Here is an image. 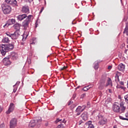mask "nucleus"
<instances>
[{
  "mask_svg": "<svg viewBox=\"0 0 128 128\" xmlns=\"http://www.w3.org/2000/svg\"><path fill=\"white\" fill-rule=\"evenodd\" d=\"M14 50V44H2L0 46V52L3 56H4L7 52L10 50Z\"/></svg>",
  "mask_w": 128,
  "mask_h": 128,
  "instance_id": "f257e3e1",
  "label": "nucleus"
},
{
  "mask_svg": "<svg viewBox=\"0 0 128 128\" xmlns=\"http://www.w3.org/2000/svg\"><path fill=\"white\" fill-rule=\"evenodd\" d=\"M98 124L100 126H104L108 124V119L102 114H99L98 116Z\"/></svg>",
  "mask_w": 128,
  "mask_h": 128,
  "instance_id": "f03ea898",
  "label": "nucleus"
},
{
  "mask_svg": "<svg viewBox=\"0 0 128 128\" xmlns=\"http://www.w3.org/2000/svg\"><path fill=\"white\" fill-rule=\"evenodd\" d=\"M30 18H32V17L28 16V18L22 23V26L24 28V30H28V28L30 26Z\"/></svg>",
  "mask_w": 128,
  "mask_h": 128,
  "instance_id": "7ed1b4c3",
  "label": "nucleus"
},
{
  "mask_svg": "<svg viewBox=\"0 0 128 128\" xmlns=\"http://www.w3.org/2000/svg\"><path fill=\"white\" fill-rule=\"evenodd\" d=\"M2 12L4 14H10V12L12 11V8L10 6L2 4Z\"/></svg>",
  "mask_w": 128,
  "mask_h": 128,
  "instance_id": "20e7f679",
  "label": "nucleus"
},
{
  "mask_svg": "<svg viewBox=\"0 0 128 128\" xmlns=\"http://www.w3.org/2000/svg\"><path fill=\"white\" fill-rule=\"evenodd\" d=\"M6 34L8 36L11 38L12 40H16L18 36H20V32L16 31L14 34H10V32H6Z\"/></svg>",
  "mask_w": 128,
  "mask_h": 128,
  "instance_id": "39448f33",
  "label": "nucleus"
},
{
  "mask_svg": "<svg viewBox=\"0 0 128 128\" xmlns=\"http://www.w3.org/2000/svg\"><path fill=\"white\" fill-rule=\"evenodd\" d=\"M10 56H8L2 60V62L4 66H10V64H12V61L10 60Z\"/></svg>",
  "mask_w": 128,
  "mask_h": 128,
  "instance_id": "423d86ee",
  "label": "nucleus"
},
{
  "mask_svg": "<svg viewBox=\"0 0 128 128\" xmlns=\"http://www.w3.org/2000/svg\"><path fill=\"white\" fill-rule=\"evenodd\" d=\"M18 124V120L16 118H12L10 121V128H15Z\"/></svg>",
  "mask_w": 128,
  "mask_h": 128,
  "instance_id": "0eeeda50",
  "label": "nucleus"
},
{
  "mask_svg": "<svg viewBox=\"0 0 128 128\" xmlns=\"http://www.w3.org/2000/svg\"><path fill=\"white\" fill-rule=\"evenodd\" d=\"M42 122V118L39 120H32L29 123L28 128H34V126H36V122Z\"/></svg>",
  "mask_w": 128,
  "mask_h": 128,
  "instance_id": "6e6552de",
  "label": "nucleus"
},
{
  "mask_svg": "<svg viewBox=\"0 0 128 128\" xmlns=\"http://www.w3.org/2000/svg\"><path fill=\"white\" fill-rule=\"evenodd\" d=\"M14 103H11L10 105V106L8 111L6 112V114H10V112H14Z\"/></svg>",
  "mask_w": 128,
  "mask_h": 128,
  "instance_id": "1a4fd4ad",
  "label": "nucleus"
},
{
  "mask_svg": "<svg viewBox=\"0 0 128 128\" xmlns=\"http://www.w3.org/2000/svg\"><path fill=\"white\" fill-rule=\"evenodd\" d=\"M5 2L12 6H18V2H16V0H5Z\"/></svg>",
  "mask_w": 128,
  "mask_h": 128,
  "instance_id": "9d476101",
  "label": "nucleus"
},
{
  "mask_svg": "<svg viewBox=\"0 0 128 128\" xmlns=\"http://www.w3.org/2000/svg\"><path fill=\"white\" fill-rule=\"evenodd\" d=\"M8 56H10V58L12 60H16L18 59V54L16 52H12L10 55H8Z\"/></svg>",
  "mask_w": 128,
  "mask_h": 128,
  "instance_id": "9b49d317",
  "label": "nucleus"
},
{
  "mask_svg": "<svg viewBox=\"0 0 128 128\" xmlns=\"http://www.w3.org/2000/svg\"><path fill=\"white\" fill-rule=\"evenodd\" d=\"M16 24V20L14 19H11L9 20L8 21V23H6V24L4 26V28H6V26L7 28L12 24Z\"/></svg>",
  "mask_w": 128,
  "mask_h": 128,
  "instance_id": "f8f14e48",
  "label": "nucleus"
},
{
  "mask_svg": "<svg viewBox=\"0 0 128 128\" xmlns=\"http://www.w3.org/2000/svg\"><path fill=\"white\" fill-rule=\"evenodd\" d=\"M120 106L116 104H114L112 106V110L114 112H120Z\"/></svg>",
  "mask_w": 128,
  "mask_h": 128,
  "instance_id": "ddd939ff",
  "label": "nucleus"
},
{
  "mask_svg": "<svg viewBox=\"0 0 128 128\" xmlns=\"http://www.w3.org/2000/svg\"><path fill=\"white\" fill-rule=\"evenodd\" d=\"M120 114H122V112H124V111L126 110V106H124V102H121L120 104Z\"/></svg>",
  "mask_w": 128,
  "mask_h": 128,
  "instance_id": "4468645a",
  "label": "nucleus"
},
{
  "mask_svg": "<svg viewBox=\"0 0 128 128\" xmlns=\"http://www.w3.org/2000/svg\"><path fill=\"white\" fill-rule=\"evenodd\" d=\"M81 118H82L83 120H88V112H84L82 114Z\"/></svg>",
  "mask_w": 128,
  "mask_h": 128,
  "instance_id": "2eb2a0df",
  "label": "nucleus"
},
{
  "mask_svg": "<svg viewBox=\"0 0 128 128\" xmlns=\"http://www.w3.org/2000/svg\"><path fill=\"white\" fill-rule=\"evenodd\" d=\"M22 12H25V14H26L28 12H30V9L28 8V6H24L22 8Z\"/></svg>",
  "mask_w": 128,
  "mask_h": 128,
  "instance_id": "dca6fc26",
  "label": "nucleus"
},
{
  "mask_svg": "<svg viewBox=\"0 0 128 128\" xmlns=\"http://www.w3.org/2000/svg\"><path fill=\"white\" fill-rule=\"evenodd\" d=\"M125 66L124 64H120L118 66V70L120 72H124V70Z\"/></svg>",
  "mask_w": 128,
  "mask_h": 128,
  "instance_id": "f3484780",
  "label": "nucleus"
},
{
  "mask_svg": "<svg viewBox=\"0 0 128 128\" xmlns=\"http://www.w3.org/2000/svg\"><path fill=\"white\" fill-rule=\"evenodd\" d=\"M86 126H88V128H94V126L92 124V120H89L86 123Z\"/></svg>",
  "mask_w": 128,
  "mask_h": 128,
  "instance_id": "a211bd4d",
  "label": "nucleus"
},
{
  "mask_svg": "<svg viewBox=\"0 0 128 128\" xmlns=\"http://www.w3.org/2000/svg\"><path fill=\"white\" fill-rule=\"evenodd\" d=\"M100 62L96 61L94 62V68L96 70H98V68L100 67Z\"/></svg>",
  "mask_w": 128,
  "mask_h": 128,
  "instance_id": "6ab92c4d",
  "label": "nucleus"
},
{
  "mask_svg": "<svg viewBox=\"0 0 128 128\" xmlns=\"http://www.w3.org/2000/svg\"><path fill=\"white\" fill-rule=\"evenodd\" d=\"M14 28L16 30V31L19 32L20 30V25L18 24H16L14 25Z\"/></svg>",
  "mask_w": 128,
  "mask_h": 128,
  "instance_id": "aec40b11",
  "label": "nucleus"
},
{
  "mask_svg": "<svg viewBox=\"0 0 128 128\" xmlns=\"http://www.w3.org/2000/svg\"><path fill=\"white\" fill-rule=\"evenodd\" d=\"M10 42V39H8V37H4L2 40V42H4V44H8Z\"/></svg>",
  "mask_w": 128,
  "mask_h": 128,
  "instance_id": "412c9836",
  "label": "nucleus"
},
{
  "mask_svg": "<svg viewBox=\"0 0 128 128\" xmlns=\"http://www.w3.org/2000/svg\"><path fill=\"white\" fill-rule=\"evenodd\" d=\"M123 34H126V36H128V23H126V28L124 30Z\"/></svg>",
  "mask_w": 128,
  "mask_h": 128,
  "instance_id": "4be33fe9",
  "label": "nucleus"
},
{
  "mask_svg": "<svg viewBox=\"0 0 128 128\" xmlns=\"http://www.w3.org/2000/svg\"><path fill=\"white\" fill-rule=\"evenodd\" d=\"M90 88V86H88L83 88L82 90H84V92H86L87 90H88Z\"/></svg>",
  "mask_w": 128,
  "mask_h": 128,
  "instance_id": "5701e85b",
  "label": "nucleus"
},
{
  "mask_svg": "<svg viewBox=\"0 0 128 128\" xmlns=\"http://www.w3.org/2000/svg\"><path fill=\"white\" fill-rule=\"evenodd\" d=\"M104 85L103 84H100L98 88L99 90H104Z\"/></svg>",
  "mask_w": 128,
  "mask_h": 128,
  "instance_id": "b1692460",
  "label": "nucleus"
},
{
  "mask_svg": "<svg viewBox=\"0 0 128 128\" xmlns=\"http://www.w3.org/2000/svg\"><path fill=\"white\" fill-rule=\"evenodd\" d=\"M115 81L120 82V78H118V74H116L115 76Z\"/></svg>",
  "mask_w": 128,
  "mask_h": 128,
  "instance_id": "393cba45",
  "label": "nucleus"
},
{
  "mask_svg": "<svg viewBox=\"0 0 128 128\" xmlns=\"http://www.w3.org/2000/svg\"><path fill=\"white\" fill-rule=\"evenodd\" d=\"M106 84V80L104 79H102L100 80V84Z\"/></svg>",
  "mask_w": 128,
  "mask_h": 128,
  "instance_id": "a878e982",
  "label": "nucleus"
},
{
  "mask_svg": "<svg viewBox=\"0 0 128 128\" xmlns=\"http://www.w3.org/2000/svg\"><path fill=\"white\" fill-rule=\"evenodd\" d=\"M26 17L24 16V17H22V16H18L17 18L18 20H24V18H26Z\"/></svg>",
  "mask_w": 128,
  "mask_h": 128,
  "instance_id": "bb28decb",
  "label": "nucleus"
},
{
  "mask_svg": "<svg viewBox=\"0 0 128 128\" xmlns=\"http://www.w3.org/2000/svg\"><path fill=\"white\" fill-rule=\"evenodd\" d=\"M112 84V79L110 78H108V84H106V86H108L111 84Z\"/></svg>",
  "mask_w": 128,
  "mask_h": 128,
  "instance_id": "cd10ccee",
  "label": "nucleus"
},
{
  "mask_svg": "<svg viewBox=\"0 0 128 128\" xmlns=\"http://www.w3.org/2000/svg\"><path fill=\"white\" fill-rule=\"evenodd\" d=\"M18 16H32V15H28L26 14H20Z\"/></svg>",
  "mask_w": 128,
  "mask_h": 128,
  "instance_id": "c85d7f7f",
  "label": "nucleus"
},
{
  "mask_svg": "<svg viewBox=\"0 0 128 128\" xmlns=\"http://www.w3.org/2000/svg\"><path fill=\"white\" fill-rule=\"evenodd\" d=\"M81 110H82V106H78L76 108V112H82Z\"/></svg>",
  "mask_w": 128,
  "mask_h": 128,
  "instance_id": "c756f323",
  "label": "nucleus"
},
{
  "mask_svg": "<svg viewBox=\"0 0 128 128\" xmlns=\"http://www.w3.org/2000/svg\"><path fill=\"white\" fill-rule=\"evenodd\" d=\"M117 88H122V90H126V87L118 85L116 86Z\"/></svg>",
  "mask_w": 128,
  "mask_h": 128,
  "instance_id": "7c9ffc66",
  "label": "nucleus"
},
{
  "mask_svg": "<svg viewBox=\"0 0 128 128\" xmlns=\"http://www.w3.org/2000/svg\"><path fill=\"white\" fill-rule=\"evenodd\" d=\"M64 124L62 123H61L56 128H64Z\"/></svg>",
  "mask_w": 128,
  "mask_h": 128,
  "instance_id": "2f4dec72",
  "label": "nucleus"
},
{
  "mask_svg": "<svg viewBox=\"0 0 128 128\" xmlns=\"http://www.w3.org/2000/svg\"><path fill=\"white\" fill-rule=\"evenodd\" d=\"M119 118L120 120H128V118H124L122 117V116H120Z\"/></svg>",
  "mask_w": 128,
  "mask_h": 128,
  "instance_id": "473e14b6",
  "label": "nucleus"
},
{
  "mask_svg": "<svg viewBox=\"0 0 128 128\" xmlns=\"http://www.w3.org/2000/svg\"><path fill=\"white\" fill-rule=\"evenodd\" d=\"M62 122V119L57 118L56 120L55 121L56 124H58V122Z\"/></svg>",
  "mask_w": 128,
  "mask_h": 128,
  "instance_id": "72a5a7b5",
  "label": "nucleus"
},
{
  "mask_svg": "<svg viewBox=\"0 0 128 128\" xmlns=\"http://www.w3.org/2000/svg\"><path fill=\"white\" fill-rule=\"evenodd\" d=\"M124 98H125L126 102H128V94L125 96Z\"/></svg>",
  "mask_w": 128,
  "mask_h": 128,
  "instance_id": "f704fd0d",
  "label": "nucleus"
},
{
  "mask_svg": "<svg viewBox=\"0 0 128 128\" xmlns=\"http://www.w3.org/2000/svg\"><path fill=\"white\" fill-rule=\"evenodd\" d=\"M76 96V94L74 93V94H73L72 98H73V100H74Z\"/></svg>",
  "mask_w": 128,
  "mask_h": 128,
  "instance_id": "c9c22d12",
  "label": "nucleus"
},
{
  "mask_svg": "<svg viewBox=\"0 0 128 128\" xmlns=\"http://www.w3.org/2000/svg\"><path fill=\"white\" fill-rule=\"evenodd\" d=\"M86 96V94H83L80 96V98H84Z\"/></svg>",
  "mask_w": 128,
  "mask_h": 128,
  "instance_id": "e433bc0d",
  "label": "nucleus"
},
{
  "mask_svg": "<svg viewBox=\"0 0 128 128\" xmlns=\"http://www.w3.org/2000/svg\"><path fill=\"white\" fill-rule=\"evenodd\" d=\"M4 124H2L0 125V128H4Z\"/></svg>",
  "mask_w": 128,
  "mask_h": 128,
  "instance_id": "4c0bfd02",
  "label": "nucleus"
},
{
  "mask_svg": "<svg viewBox=\"0 0 128 128\" xmlns=\"http://www.w3.org/2000/svg\"><path fill=\"white\" fill-rule=\"evenodd\" d=\"M20 84V82H17L16 84H14L13 86H18V84Z\"/></svg>",
  "mask_w": 128,
  "mask_h": 128,
  "instance_id": "58836bf2",
  "label": "nucleus"
},
{
  "mask_svg": "<svg viewBox=\"0 0 128 128\" xmlns=\"http://www.w3.org/2000/svg\"><path fill=\"white\" fill-rule=\"evenodd\" d=\"M36 43L34 42L33 40L30 41V44H35Z\"/></svg>",
  "mask_w": 128,
  "mask_h": 128,
  "instance_id": "ea45409f",
  "label": "nucleus"
},
{
  "mask_svg": "<svg viewBox=\"0 0 128 128\" xmlns=\"http://www.w3.org/2000/svg\"><path fill=\"white\" fill-rule=\"evenodd\" d=\"M66 68H68V67H66V66H64L62 68H60V70H66Z\"/></svg>",
  "mask_w": 128,
  "mask_h": 128,
  "instance_id": "a19ab883",
  "label": "nucleus"
},
{
  "mask_svg": "<svg viewBox=\"0 0 128 128\" xmlns=\"http://www.w3.org/2000/svg\"><path fill=\"white\" fill-rule=\"evenodd\" d=\"M26 2H34V0H25Z\"/></svg>",
  "mask_w": 128,
  "mask_h": 128,
  "instance_id": "79ce46f5",
  "label": "nucleus"
},
{
  "mask_svg": "<svg viewBox=\"0 0 128 128\" xmlns=\"http://www.w3.org/2000/svg\"><path fill=\"white\" fill-rule=\"evenodd\" d=\"M76 116H80V114H82V112H76Z\"/></svg>",
  "mask_w": 128,
  "mask_h": 128,
  "instance_id": "37998d69",
  "label": "nucleus"
},
{
  "mask_svg": "<svg viewBox=\"0 0 128 128\" xmlns=\"http://www.w3.org/2000/svg\"><path fill=\"white\" fill-rule=\"evenodd\" d=\"M44 10V7H42V9L40 10V14H42V10Z\"/></svg>",
  "mask_w": 128,
  "mask_h": 128,
  "instance_id": "c03bdc74",
  "label": "nucleus"
},
{
  "mask_svg": "<svg viewBox=\"0 0 128 128\" xmlns=\"http://www.w3.org/2000/svg\"><path fill=\"white\" fill-rule=\"evenodd\" d=\"M87 106H88V108H90V102H87Z\"/></svg>",
  "mask_w": 128,
  "mask_h": 128,
  "instance_id": "a18cd8bd",
  "label": "nucleus"
},
{
  "mask_svg": "<svg viewBox=\"0 0 128 128\" xmlns=\"http://www.w3.org/2000/svg\"><path fill=\"white\" fill-rule=\"evenodd\" d=\"M120 84H121V86H124V82L121 81L120 82Z\"/></svg>",
  "mask_w": 128,
  "mask_h": 128,
  "instance_id": "49530a36",
  "label": "nucleus"
},
{
  "mask_svg": "<svg viewBox=\"0 0 128 128\" xmlns=\"http://www.w3.org/2000/svg\"><path fill=\"white\" fill-rule=\"evenodd\" d=\"M72 104V100H70L68 104V106H70V104Z\"/></svg>",
  "mask_w": 128,
  "mask_h": 128,
  "instance_id": "de8ad7c7",
  "label": "nucleus"
},
{
  "mask_svg": "<svg viewBox=\"0 0 128 128\" xmlns=\"http://www.w3.org/2000/svg\"><path fill=\"white\" fill-rule=\"evenodd\" d=\"M125 116L126 117V118H128V112H127L126 114H125Z\"/></svg>",
  "mask_w": 128,
  "mask_h": 128,
  "instance_id": "09e8293b",
  "label": "nucleus"
},
{
  "mask_svg": "<svg viewBox=\"0 0 128 128\" xmlns=\"http://www.w3.org/2000/svg\"><path fill=\"white\" fill-rule=\"evenodd\" d=\"M78 124H79V126H80V124H82V120H80L78 122Z\"/></svg>",
  "mask_w": 128,
  "mask_h": 128,
  "instance_id": "8fccbe9b",
  "label": "nucleus"
},
{
  "mask_svg": "<svg viewBox=\"0 0 128 128\" xmlns=\"http://www.w3.org/2000/svg\"><path fill=\"white\" fill-rule=\"evenodd\" d=\"M84 108L83 109H81V112H82V111L83 110H84L86 109V106H84Z\"/></svg>",
  "mask_w": 128,
  "mask_h": 128,
  "instance_id": "3c124183",
  "label": "nucleus"
},
{
  "mask_svg": "<svg viewBox=\"0 0 128 128\" xmlns=\"http://www.w3.org/2000/svg\"><path fill=\"white\" fill-rule=\"evenodd\" d=\"M112 68V67L111 66H108V70H111Z\"/></svg>",
  "mask_w": 128,
  "mask_h": 128,
  "instance_id": "603ef678",
  "label": "nucleus"
},
{
  "mask_svg": "<svg viewBox=\"0 0 128 128\" xmlns=\"http://www.w3.org/2000/svg\"><path fill=\"white\" fill-rule=\"evenodd\" d=\"M35 24H36L35 28H38V22H36Z\"/></svg>",
  "mask_w": 128,
  "mask_h": 128,
  "instance_id": "864d4df0",
  "label": "nucleus"
},
{
  "mask_svg": "<svg viewBox=\"0 0 128 128\" xmlns=\"http://www.w3.org/2000/svg\"><path fill=\"white\" fill-rule=\"evenodd\" d=\"M62 124H66V120L64 119L62 121Z\"/></svg>",
  "mask_w": 128,
  "mask_h": 128,
  "instance_id": "5fc2aeb1",
  "label": "nucleus"
},
{
  "mask_svg": "<svg viewBox=\"0 0 128 128\" xmlns=\"http://www.w3.org/2000/svg\"><path fill=\"white\" fill-rule=\"evenodd\" d=\"M128 50V49H126V50H124V54H127Z\"/></svg>",
  "mask_w": 128,
  "mask_h": 128,
  "instance_id": "6e6d98bb",
  "label": "nucleus"
},
{
  "mask_svg": "<svg viewBox=\"0 0 128 128\" xmlns=\"http://www.w3.org/2000/svg\"><path fill=\"white\" fill-rule=\"evenodd\" d=\"M2 112V107H0V112Z\"/></svg>",
  "mask_w": 128,
  "mask_h": 128,
  "instance_id": "4d7b16f0",
  "label": "nucleus"
},
{
  "mask_svg": "<svg viewBox=\"0 0 128 128\" xmlns=\"http://www.w3.org/2000/svg\"><path fill=\"white\" fill-rule=\"evenodd\" d=\"M127 17H124V22H126V18Z\"/></svg>",
  "mask_w": 128,
  "mask_h": 128,
  "instance_id": "13d9d810",
  "label": "nucleus"
},
{
  "mask_svg": "<svg viewBox=\"0 0 128 128\" xmlns=\"http://www.w3.org/2000/svg\"><path fill=\"white\" fill-rule=\"evenodd\" d=\"M16 92V89H14V92Z\"/></svg>",
  "mask_w": 128,
  "mask_h": 128,
  "instance_id": "bf43d9fd",
  "label": "nucleus"
},
{
  "mask_svg": "<svg viewBox=\"0 0 128 128\" xmlns=\"http://www.w3.org/2000/svg\"><path fill=\"white\" fill-rule=\"evenodd\" d=\"M80 88V86H78L76 88Z\"/></svg>",
  "mask_w": 128,
  "mask_h": 128,
  "instance_id": "052dcab7",
  "label": "nucleus"
},
{
  "mask_svg": "<svg viewBox=\"0 0 128 128\" xmlns=\"http://www.w3.org/2000/svg\"><path fill=\"white\" fill-rule=\"evenodd\" d=\"M114 128H116V126H114Z\"/></svg>",
  "mask_w": 128,
  "mask_h": 128,
  "instance_id": "680f3d73",
  "label": "nucleus"
},
{
  "mask_svg": "<svg viewBox=\"0 0 128 128\" xmlns=\"http://www.w3.org/2000/svg\"><path fill=\"white\" fill-rule=\"evenodd\" d=\"M72 24H74V22H72Z\"/></svg>",
  "mask_w": 128,
  "mask_h": 128,
  "instance_id": "e2e57ef3",
  "label": "nucleus"
},
{
  "mask_svg": "<svg viewBox=\"0 0 128 128\" xmlns=\"http://www.w3.org/2000/svg\"><path fill=\"white\" fill-rule=\"evenodd\" d=\"M27 36H28V35L26 36V38Z\"/></svg>",
  "mask_w": 128,
  "mask_h": 128,
  "instance_id": "0e129e2a",
  "label": "nucleus"
},
{
  "mask_svg": "<svg viewBox=\"0 0 128 128\" xmlns=\"http://www.w3.org/2000/svg\"><path fill=\"white\" fill-rule=\"evenodd\" d=\"M127 48H128V45H127Z\"/></svg>",
  "mask_w": 128,
  "mask_h": 128,
  "instance_id": "69168bd1",
  "label": "nucleus"
},
{
  "mask_svg": "<svg viewBox=\"0 0 128 128\" xmlns=\"http://www.w3.org/2000/svg\"><path fill=\"white\" fill-rule=\"evenodd\" d=\"M46 126H48L47 124H46Z\"/></svg>",
  "mask_w": 128,
  "mask_h": 128,
  "instance_id": "338daca9",
  "label": "nucleus"
},
{
  "mask_svg": "<svg viewBox=\"0 0 128 128\" xmlns=\"http://www.w3.org/2000/svg\"><path fill=\"white\" fill-rule=\"evenodd\" d=\"M46 126H48L47 124H46Z\"/></svg>",
  "mask_w": 128,
  "mask_h": 128,
  "instance_id": "774afa93",
  "label": "nucleus"
}]
</instances>
